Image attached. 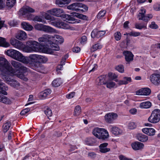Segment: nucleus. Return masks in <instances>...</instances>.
I'll return each mask as SVG.
<instances>
[{"label":"nucleus","mask_w":160,"mask_h":160,"mask_svg":"<svg viewBox=\"0 0 160 160\" xmlns=\"http://www.w3.org/2000/svg\"><path fill=\"white\" fill-rule=\"evenodd\" d=\"M12 66L16 70L12 68L9 61L5 58L0 57V76L6 83L15 88H18L20 86L19 83L11 76H16L18 78L26 81L27 78L24 75L20 70L24 72L27 71V68L20 62L15 61H11Z\"/></svg>","instance_id":"obj_1"},{"label":"nucleus","mask_w":160,"mask_h":160,"mask_svg":"<svg viewBox=\"0 0 160 160\" xmlns=\"http://www.w3.org/2000/svg\"><path fill=\"white\" fill-rule=\"evenodd\" d=\"M48 12L44 13L43 15L47 20H50L49 24L59 28L66 29H71L69 25L66 23L62 22L60 19L55 18L49 15Z\"/></svg>","instance_id":"obj_2"},{"label":"nucleus","mask_w":160,"mask_h":160,"mask_svg":"<svg viewBox=\"0 0 160 160\" xmlns=\"http://www.w3.org/2000/svg\"><path fill=\"white\" fill-rule=\"evenodd\" d=\"M26 46H25L23 51L26 52H38L42 51L43 49H42L40 44L34 40H29L26 42Z\"/></svg>","instance_id":"obj_3"},{"label":"nucleus","mask_w":160,"mask_h":160,"mask_svg":"<svg viewBox=\"0 0 160 160\" xmlns=\"http://www.w3.org/2000/svg\"><path fill=\"white\" fill-rule=\"evenodd\" d=\"M5 53L8 56L12 58L21 62L24 63H27L28 59L24 56L22 54L18 51L13 49H9Z\"/></svg>","instance_id":"obj_4"},{"label":"nucleus","mask_w":160,"mask_h":160,"mask_svg":"<svg viewBox=\"0 0 160 160\" xmlns=\"http://www.w3.org/2000/svg\"><path fill=\"white\" fill-rule=\"evenodd\" d=\"M49 44H50L51 48L46 47L43 48V52L49 54H52L54 51H58L60 49L58 46L57 44L56 39L55 35H51L49 37Z\"/></svg>","instance_id":"obj_5"},{"label":"nucleus","mask_w":160,"mask_h":160,"mask_svg":"<svg viewBox=\"0 0 160 160\" xmlns=\"http://www.w3.org/2000/svg\"><path fill=\"white\" fill-rule=\"evenodd\" d=\"M148 120L149 122L153 123L159 122L160 120V110L157 108L154 109L152 111Z\"/></svg>","instance_id":"obj_6"},{"label":"nucleus","mask_w":160,"mask_h":160,"mask_svg":"<svg viewBox=\"0 0 160 160\" xmlns=\"http://www.w3.org/2000/svg\"><path fill=\"white\" fill-rule=\"evenodd\" d=\"M10 42L14 48L23 51L25 45L21 42L14 38H12L10 40Z\"/></svg>","instance_id":"obj_7"},{"label":"nucleus","mask_w":160,"mask_h":160,"mask_svg":"<svg viewBox=\"0 0 160 160\" xmlns=\"http://www.w3.org/2000/svg\"><path fill=\"white\" fill-rule=\"evenodd\" d=\"M151 83L156 86L160 85V74L154 73L151 74L149 77Z\"/></svg>","instance_id":"obj_8"},{"label":"nucleus","mask_w":160,"mask_h":160,"mask_svg":"<svg viewBox=\"0 0 160 160\" xmlns=\"http://www.w3.org/2000/svg\"><path fill=\"white\" fill-rule=\"evenodd\" d=\"M118 115L117 113L113 112L108 113L104 116L105 120L108 123H113L114 121L118 118Z\"/></svg>","instance_id":"obj_9"},{"label":"nucleus","mask_w":160,"mask_h":160,"mask_svg":"<svg viewBox=\"0 0 160 160\" xmlns=\"http://www.w3.org/2000/svg\"><path fill=\"white\" fill-rule=\"evenodd\" d=\"M64 12L62 9L58 8H53L48 11V12L50 14L58 17H60L61 14Z\"/></svg>","instance_id":"obj_10"},{"label":"nucleus","mask_w":160,"mask_h":160,"mask_svg":"<svg viewBox=\"0 0 160 160\" xmlns=\"http://www.w3.org/2000/svg\"><path fill=\"white\" fill-rule=\"evenodd\" d=\"M35 10L29 6H25L23 7L20 11V13L22 15L28 16L29 13L34 12Z\"/></svg>","instance_id":"obj_11"},{"label":"nucleus","mask_w":160,"mask_h":160,"mask_svg":"<svg viewBox=\"0 0 160 160\" xmlns=\"http://www.w3.org/2000/svg\"><path fill=\"white\" fill-rule=\"evenodd\" d=\"M109 128L110 132L115 136H118L122 133V130L116 126L110 125L109 127Z\"/></svg>","instance_id":"obj_12"},{"label":"nucleus","mask_w":160,"mask_h":160,"mask_svg":"<svg viewBox=\"0 0 160 160\" xmlns=\"http://www.w3.org/2000/svg\"><path fill=\"white\" fill-rule=\"evenodd\" d=\"M131 145L134 150H141L143 149L144 146L143 143L138 141L132 143Z\"/></svg>","instance_id":"obj_13"},{"label":"nucleus","mask_w":160,"mask_h":160,"mask_svg":"<svg viewBox=\"0 0 160 160\" xmlns=\"http://www.w3.org/2000/svg\"><path fill=\"white\" fill-rule=\"evenodd\" d=\"M82 6V3L79 2H74L67 7V8L69 10H72L76 12L79 11L78 8Z\"/></svg>","instance_id":"obj_14"},{"label":"nucleus","mask_w":160,"mask_h":160,"mask_svg":"<svg viewBox=\"0 0 160 160\" xmlns=\"http://www.w3.org/2000/svg\"><path fill=\"white\" fill-rule=\"evenodd\" d=\"M106 33L104 31H98L97 29L93 30L91 32V36L92 38L96 37L98 38L103 36Z\"/></svg>","instance_id":"obj_15"},{"label":"nucleus","mask_w":160,"mask_h":160,"mask_svg":"<svg viewBox=\"0 0 160 160\" xmlns=\"http://www.w3.org/2000/svg\"><path fill=\"white\" fill-rule=\"evenodd\" d=\"M142 132L145 134L149 136L154 135L156 133V130L152 128H145L142 129Z\"/></svg>","instance_id":"obj_16"},{"label":"nucleus","mask_w":160,"mask_h":160,"mask_svg":"<svg viewBox=\"0 0 160 160\" xmlns=\"http://www.w3.org/2000/svg\"><path fill=\"white\" fill-rule=\"evenodd\" d=\"M16 38L20 40H24L27 38V34L24 31L20 30L18 31L17 33Z\"/></svg>","instance_id":"obj_17"},{"label":"nucleus","mask_w":160,"mask_h":160,"mask_svg":"<svg viewBox=\"0 0 160 160\" xmlns=\"http://www.w3.org/2000/svg\"><path fill=\"white\" fill-rule=\"evenodd\" d=\"M151 92L150 89L148 88H145L140 89L136 92L138 95H148Z\"/></svg>","instance_id":"obj_18"},{"label":"nucleus","mask_w":160,"mask_h":160,"mask_svg":"<svg viewBox=\"0 0 160 160\" xmlns=\"http://www.w3.org/2000/svg\"><path fill=\"white\" fill-rule=\"evenodd\" d=\"M123 54L124 56L125 60L127 62H129L132 61L134 56L131 52L125 51L123 52Z\"/></svg>","instance_id":"obj_19"},{"label":"nucleus","mask_w":160,"mask_h":160,"mask_svg":"<svg viewBox=\"0 0 160 160\" xmlns=\"http://www.w3.org/2000/svg\"><path fill=\"white\" fill-rule=\"evenodd\" d=\"M70 0H56L55 3L58 6L63 7L70 3Z\"/></svg>","instance_id":"obj_20"},{"label":"nucleus","mask_w":160,"mask_h":160,"mask_svg":"<svg viewBox=\"0 0 160 160\" xmlns=\"http://www.w3.org/2000/svg\"><path fill=\"white\" fill-rule=\"evenodd\" d=\"M108 144L107 142H104L101 144L99 146V151L102 153H105L110 151V148H107Z\"/></svg>","instance_id":"obj_21"},{"label":"nucleus","mask_w":160,"mask_h":160,"mask_svg":"<svg viewBox=\"0 0 160 160\" xmlns=\"http://www.w3.org/2000/svg\"><path fill=\"white\" fill-rule=\"evenodd\" d=\"M60 17L63 18L64 20L67 21L68 22L70 23H74L76 22L75 19L73 18L70 15L67 14H62Z\"/></svg>","instance_id":"obj_22"},{"label":"nucleus","mask_w":160,"mask_h":160,"mask_svg":"<svg viewBox=\"0 0 160 160\" xmlns=\"http://www.w3.org/2000/svg\"><path fill=\"white\" fill-rule=\"evenodd\" d=\"M146 12L145 10L143 8L141 9L138 15V17L139 20H142L145 21L149 20L147 16H145L144 14Z\"/></svg>","instance_id":"obj_23"},{"label":"nucleus","mask_w":160,"mask_h":160,"mask_svg":"<svg viewBox=\"0 0 160 160\" xmlns=\"http://www.w3.org/2000/svg\"><path fill=\"white\" fill-rule=\"evenodd\" d=\"M132 79L130 77H123V80L116 81L118 82V84L120 85H126L131 82Z\"/></svg>","instance_id":"obj_24"},{"label":"nucleus","mask_w":160,"mask_h":160,"mask_svg":"<svg viewBox=\"0 0 160 160\" xmlns=\"http://www.w3.org/2000/svg\"><path fill=\"white\" fill-rule=\"evenodd\" d=\"M8 89V88L4 83L2 80L0 79V92L5 95H7V93L6 92Z\"/></svg>","instance_id":"obj_25"},{"label":"nucleus","mask_w":160,"mask_h":160,"mask_svg":"<svg viewBox=\"0 0 160 160\" xmlns=\"http://www.w3.org/2000/svg\"><path fill=\"white\" fill-rule=\"evenodd\" d=\"M39 55L36 54H32L29 55L28 58L26 57L28 59V62L27 63L31 62L33 63L38 62Z\"/></svg>","instance_id":"obj_26"},{"label":"nucleus","mask_w":160,"mask_h":160,"mask_svg":"<svg viewBox=\"0 0 160 160\" xmlns=\"http://www.w3.org/2000/svg\"><path fill=\"white\" fill-rule=\"evenodd\" d=\"M100 139L102 140H107L109 137L108 131L104 128H102Z\"/></svg>","instance_id":"obj_27"},{"label":"nucleus","mask_w":160,"mask_h":160,"mask_svg":"<svg viewBox=\"0 0 160 160\" xmlns=\"http://www.w3.org/2000/svg\"><path fill=\"white\" fill-rule=\"evenodd\" d=\"M49 35L44 34L42 37L38 38V41L39 42H44L47 45L49 44Z\"/></svg>","instance_id":"obj_28"},{"label":"nucleus","mask_w":160,"mask_h":160,"mask_svg":"<svg viewBox=\"0 0 160 160\" xmlns=\"http://www.w3.org/2000/svg\"><path fill=\"white\" fill-rule=\"evenodd\" d=\"M137 139L142 142H147L148 141V137L142 133H139L137 135Z\"/></svg>","instance_id":"obj_29"},{"label":"nucleus","mask_w":160,"mask_h":160,"mask_svg":"<svg viewBox=\"0 0 160 160\" xmlns=\"http://www.w3.org/2000/svg\"><path fill=\"white\" fill-rule=\"evenodd\" d=\"M51 92V91L50 89H46L40 93L39 97L41 99H44L49 95Z\"/></svg>","instance_id":"obj_30"},{"label":"nucleus","mask_w":160,"mask_h":160,"mask_svg":"<svg viewBox=\"0 0 160 160\" xmlns=\"http://www.w3.org/2000/svg\"><path fill=\"white\" fill-rule=\"evenodd\" d=\"M0 102L6 104H10L12 103L10 99L3 95H0Z\"/></svg>","instance_id":"obj_31"},{"label":"nucleus","mask_w":160,"mask_h":160,"mask_svg":"<svg viewBox=\"0 0 160 160\" xmlns=\"http://www.w3.org/2000/svg\"><path fill=\"white\" fill-rule=\"evenodd\" d=\"M102 128H96L92 131L93 135L96 137L100 139Z\"/></svg>","instance_id":"obj_32"},{"label":"nucleus","mask_w":160,"mask_h":160,"mask_svg":"<svg viewBox=\"0 0 160 160\" xmlns=\"http://www.w3.org/2000/svg\"><path fill=\"white\" fill-rule=\"evenodd\" d=\"M43 31L48 33H52L56 32L55 29L52 28L47 25H44Z\"/></svg>","instance_id":"obj_33"},{"label":"nucleus","mask_w":160,"mask_h":160,"mask_svg":"<svg viewBox=\"0 0 160 160\" xmlns=\"http://www.w3.org/2000/svg\"><path fill=\"white\" fill-rule=\"evenodd\" d=\"M21 25L23 28L26 31H31L33 29L32 26L26 22H22Z\"/></svg>","instance_id":"obj_34"},{"label":"nucleus","mask_w":160,"mask_h":160,"mask_svg":"<svg viewBox=\"0 0 160 160\" xmlns=\"http://www.w3.org/2000/svg\"><path fill=\"white\" fill-rule=\"evenodd\" d=\"M151 106V103L149 101L144 102L141 103L139 105V107L141 108H148Z\"/></svg>","instance_id":"obj_35"},{"label":"nucleus","mask_w":160,"mask_h":160,"mask_svg":"<svg viewBox=\"0 0 160 160\" xmlns=\"http://www.w3.org/2000/svg\"><path fill=\"white\" fill-rule=\"evenodd\" d=\"M9 46L10 44L6 41L5 38L0 37V46L7 48Z\"/></svg>","instance_id":"obj_36"},{"label":"nucleus","mask_w":160,"mask_h":160,"mask_svg":"<svg viewBox=\"0 0 160 160\" xmlns=\"http://www.w3.org/2000/svg\"><path fill=\"white\" fill-rule=\"evenodd\" d=\"M62 83V81L60 78H57L54 80L52 83V86L54 87H58Z\"/></svg>","instance_id":"obj_37"},{"label":"nucleus","mask_w":160,"mask_h":160,"mask_svg":"<svg viewBox=\"0 0 160 160\" xmlns=\"http://www.w3.org/2000/svg\"><path fill=\"white\" fill-rule=\"evenodd\" d=\"M81 112V107L79 105L75 107L73 115L76 116H78L80 114Z\"/></svg>","instance_id":"obj_38"},{"label":"nucleus","mask_w":160,"mask_h":160,"mask_svg":"<svg viewBox=\"0 0 160 160\" xmlns=\"http://www.w3.org/2000/svg\"><path fill=\"white\" fill-rule=\"evenodd\" d=\"M97 82H98V85L102 84H105L106 82H105V78L104 76H101L99 77L97 80Z\"/></svg>","instance_id":"obj_39"},{"label":"nucleus","mask_w":160,"mask_h":160,"mask_svg":"<svg viewBox=\"0 0 160 160\" xmlns=\"http://www.w3.org/2000/svg\"><path fill=\"white\" fill-rule=\"evenodd\" d=\"M135 28L139 29H146L147 28V24H141V23H136L135 24Z\"/></svg>","instance_id":"obj_40"},{"label":"nucleus","mask_w":160,"mask_h":160,"mask_svg":"<svg viewBox=\"0 0 160 160\" xmlns=\"http://www.w3.org/2000/svg\"><path fill=\"white\" fill-rule=\"evenodd\" d=\"M102 45L99 43H97L93 45L91 49V52H93L98 49H100L102 48Z\"/></svg>","instance_id":"obj_41"},{"label":"nucleus","mask_w":160,"mask_h":160,"mask_svg":"<svg viewBox=\"0 0 160 160\" xmlns=\"http://www.w3.org/2000/svg\"><path fill=\"white\" fill-rule=\"evenodd\" d=\"M105 84L107 88L110 89L114 88L115 86L116 83L110 80L106 82Z\"/></svg>","instance_id":"obj_42"},{"label":"nucleus","mask_w":160,"mask_h":160,"mask_svg":"<svg viewBox=\"0 0 160 160\" xmlns=\"http://www.w3.org/2000/svg\"><path fill=\"white\" fill-rule=\"evenodd\" d=\"M16 0H7L6 5L8 8L12 7L15 4Z\"/></svg>","instance_id":"obj_43"},{"label":"nucleus","mask_w":160,"mask_h":160,"mask_svg":"<svg viewBox=\"0 0 160 160\" xmlns=\"http://www.w3.org/2000/svg\"><path fill=\"white\" fill-rule=\"evenodd\" d=\"M48 61V59L46 57L39 55L38 62L45 63Z\"/></svg>","instance_id":"obj_44"},{"label":"nucleus","mask_w":160,"mask_h":160,"mask_svg":"<svg viewBox=\"0 0 160 160\" xmlns=\"http://www.w3.org/2000/svg\"><path fill=\"white\" fill-rule=\"evenodd\" d=\"M11 123L10 122L5 123L3 126V130L4 132H6L11 127Z\"/></svg>","instance_id":"obj_45"},{"label":"nucleus","mask_w":160,"mask_h":160,"mask_svg":"<svg viewBox=\"0 0 160 160\" xmlns=\"http://www.w3.org/2000/svg\"><path fill=\"white\" fill-rule=\"evenodd\" d=\"M55 38L56 39L57 44H61L64 42L63 38L58 35H55Z\"/></svg>","instance_id":"obj_46"},{"label":"nucleus","mask_w":160,"mask_h":160,"mask_svg":"<svg viewBox=\"0 0 160 160\" xmlns=\"http://www.w3.org/2000/svg\"><path fill=\"white\" fill-rule=\"evenodd\" d=\"M44 25L42 24L37 23L34 26L35 28L39 31H43Z\"/></svg>","instance_id":"obj_47"},{"label":"nucleus","mask_w":160,"mask_h":160,"mask_svg":"<svg viewBox=\"0 0 160 160\" xmlns=\"http://www.w3.org/2000/svg\"><path fill=\"white\" fill-rule=\"evenodd\" d=\"M33 20L35 21L41 22L42 23H46L45 21L43 19L41 16H36L33 19Z\"/></svg>","instance_id":"obj_48"},{"label":"nucleus","mask_w":160,"mask_h":160,"mask_svg":"<svg viewBox=\"0 0 160 160\" xmlns=\"http://www.w3.org/2000/svg\"><path fill=\"white\" fill-rule=\"evenodd\" d=\"M45 114L47 115L48 118L52 115V112L51 109L48 108H47L44 111Z\"/></svg>","instance_id":"obj_49"},{"label":"nucleus","mask_w":160,"mask_h":160,"mask_svg":"<svg viewBox=\"0 0 160 160\" xmlns=\"http://www.w3.org/2000/svg\"><path fill=\"white\" fill-rule=\"evenodd\" d=\"M94 140L91 138L87 139L85 140L86 144L89 145H92L94 143Z\"/></svg>","instance_id":"obj_50"},{"label":"nucleus","mask_w":160,"mask_h":160,"mask_svg":"<svg viewBox=\"0 0 160 160\" xmlns=\"http://www.w3.org/2000/svg\"><path fill=\"white\" fill-rule=\"evenodd\" d=\"M128 128L131 129H134L136 127V125L135 122H129L128 125Z\"/></svg>","instance_id":"obj_51"},{"label":"nucleus","mask_w":160,"mask_h":160,"mask_svg":"<svg viewBox=\"0 0 160 160\" xmlns=\"http://www.w3.org/2000/svg\"><path fill=\"white\" fill-rule=\"evenodd\" d=\"M82 6L81 8H78L79 12L86 11L88 10V7L86 5L82 3Z\"/></svg>","instance_id":"obj_52"},{"label":"nucleus","mask_w":160,"mask_h":160,"mask_svg":"<svg viewBox=\"0 0 160 160\" xmlns=\"http://www.w3.org/2000/svg\"><path fill=\"white\" fill-rule=\"evenodd\" d=\"M116 69L117 70L121 73H123L124 72V67L122 65H119L116 67Z\"/></svg>","instance_id":"obj_53"},{"label":"nucleus","mask_w":160,"mask_h":160,"mask_svg":"<svg viewBox=\"0 0 160 160\" xmlns=\"http://www.w3.org/2000/svg\"><path fill=\"white\" fill-rule=\"evenodd\" d=\"M106 13L105 10H103L100 11L98 14L97 15V18H100L103 17Z\"/></svg>","instance_id":"obj_54"},{"label":"nucleus","mask_w":160,"mask_h":160,"mask_svg":"<svg viewBox=\"0 0 160 160\" xmlns=\"http://www.w3.org/2000/svg\"><path fill=\"white\" fill-rule=\"evenodd\" d=\"M129 36H132L133 37H137L140 35L141 33L139 32L132 31L129 33Z\"/></svg>","instance_id":"obj_55"},{"label":"nucleus","mask_w":160,"mask_h":160,"mask_svg":"<svg viewBox=\"0 0 160 160\" xmlns=\"http://www.w3.org/2000/svg\"><path fill=\"white\" fill-rule=\"evenodd\" d=\"M114 37L117 41L120 40L121 38V34L120 32H118L114 34Z\"/></svg>","instance_id":"obj_56"},{"label":"nucleus","mask_w":160,"mask_h":160,"mask_svg":"<svg viewBox=\"0 0 160 160\" xmlns=\"http://www.w3.org/2000/svg\"><path fill=\"white\" fill-rule=\"evenodd\" d=\"M149 27L152 29H156L158 28V26L154 22H152L151 24L149 25Z\"/></svg>","instance_id":"obj_57"},{"label":"nucleus","mask_w":160,"mask_h":160,"mask_svg":"<svg viewBox=\"0 0 160 160\" xmlns=\"http://www.w3.org/2000/svg\"><path fill=\"white\" fill-rule=\"evenodd\" d=\"M30 108H26L21 111L20 114L21 115H23L27 113L30 111Z\"/></svg>","instance_id":"obj_58"},{"label":"nucleus","mask_w":160,"mask_h":160,"mask_svg":"<svg viewBox=\"0 0 160 160\" xmlns=\"http://www.w3.org/2000/svg\"><path fill=\"white\" fill-rule=\"evenodd\" d=\"M119 158L120 160H133L131 158H127L122 155L119 156Z\"/></svg>","instance_id":"obj_59"},{"label":"nucleus","mask_w":160,"mask_h":160,"mask_svg":"<svg viewBox=\"0 0 160 160\" xmlns=\"http://www.w3.org/2000/svg\"><path fill=\"white\" fill-rule=\"evenodd\" d=\"M153 8L154 10L156 11H160V3H157L154 5L153 7Z\"/></svg>","instance_id":"obj_60"},{"label":"nucleus","mask_w":160,"mask_h":160,"mask_svg":"<svg viewBox=\"0 0 160 160\" xmlns=\"http://www.w3.org/2000/svg\"><path fill=\"white\" fill-rule=\"evenodd\" d=\"M68 56L66 55L63 58L61 62V64L62 65H65L66 59L68 58Z\"/></svg>","instance_id":"obj_61"},{"label":"nucleus","mask_w":160,"mask_h":160,"mask_svg":"<svg viewBox=\"0 0 160 160\" xmlns=\"http://www.w3.org/2000/svg\"><path fill=\"white\" fill-rule=\"evenodd\" d=\"M130 113L132 114H136L137 112V109L135 108H132L129 110Z\"/></svg>","instance_id":"obj_62"},{"label":"nucleus","mask_w":160,"mask_h":160,"mask_svg":"<svg viewBox=\"0 0 160 160\" xmlns=\"http://www.w3.org/2000/svg\"><path fill=\"white\" fill-rule=\"evenodd\" d=\"M87 41V37L84 36H83L82 37L81 39V43L82 44H84Z\"/></svg>","instance_id":"obj_63"},{"label":"nucleus","mask_w":160,"mask_h":160,"mask_svg":"<svg viewBox=\"0 0 160 160\" xmlns=\"http://www.w3.org/2000/svg\"><path fill=\"white\" fill-rule=\"evenodd\" d=\"M75 95V92H72L70 93L69 94H67L66 95V97L68 99H70L74 96Z\"/></svg>","instance_id":"obj_64"}]
</instances>
